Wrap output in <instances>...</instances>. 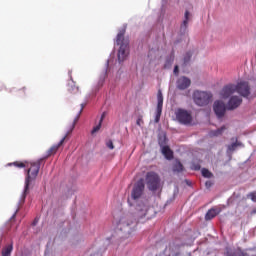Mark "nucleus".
Masks as SVG:
<instances>
[{
  "label": "nucleus",
  "mask_w": 256,
  "mask_h": 256,
  "mask_svg": "<svg viewBox=\"0 0 256 256\" xmlns=\"http://www.w3.org/2000/svg\"><path fill=\"white\" fill-rule=\"evenodd\" d=\"M248 197L251 199V201L256 203V192H251L250 194H248Z\"/></svg>",
  "instance_id": "nucleus-31"
},
{
  "label": "nucleus",
  "mask_w": 256,
  "mask_h": 256,
  "mask_svg": "<svg viewBox=\"0 0 256 256\" xmlns=\"http://www.w3.org/2000/svg\"><path fill=\"white\" fill-rule=\"evenodd\" d=\"M189 17H191V13H189V10H186L184 14V20L180 26L181 31H187V27L189 25Z\"/></svg>",
  "instance_id": "nucleus-15"
},
{
  "label": "nucleus",
  "mask_w": 256,
  "mask_h": 256,
  "mask_svg": "<svg viewBox=\"0 0 256 256\" xmlns=\"http://www.w3.org/2000/svg\"><path fill=\"white\" fill-rule=\"evenodd\" d=\"M196 169H199V167H196Z\"/></svg>",
  "instance_id": "nucleus-42"
},
{
  "label": "nucleus",
  "mask_w": 256,
  "mask_h": 256,
  "mask_svg": "<svg viewBox=\"0 0 256 256\" xmlns=\"http://www.w3.org/2000/svg\"><path fill=\"white\" fill-rule=\"evenodd\" d=\"M116 45H119L118 61L123 63L129 55V40H125V30H121L116 37Z\"/></svg>",
  "instance_id": "nucleus-3"
},
{
  "label": "nucleus",
  "mask_w": 256,
  "mask_h": 256,
  "mask_svg": "<svg viewBox=\"0 0 256 256\" xmlns=\"http://www.w3.org/2000/svg\"><path fill=\"white\" fill-rule=\"evenodd\" d=\"M157 101L158 103L156 109H163V92H161V90H158Z\"/></svg>",
  "instance_id": "nucleus-20"
},
{
  "label": "nucleus",
  "mask_w": 256,
  "mask_h": 256,
  "mask_svg": "<svg viewBox=\"0 0 256 256\" xmlns=\"http://www.w3.org/2000/svg\"><path fill=\"white\" fill-rule=\"evenodd\" d=\"M81 111H83V106H82V108H80V113H81Z\"/></svg>",
  "instance_id": "nucleus-41"
},
{
  "label": "nucleus",
  "mask_w": 256,
  "mask_h": 256,
  "mask_svg": "<svg viewBox=\"0 0 256 256\" xmlns=\"http://www.w3.org/2000/svg\"><path fill=\"white\" fill-rule=\"evenodd\" d=\"M173 173H181L183 171V164L181 161L176 160L172 166Z\"/></svg>",
  "instance_id": "nucleus-19"
},
{
  "label": "nucleus",
  "mask_w": 256,
  "mask_h": 256,
  "mask_svg": "<svg viewBox=\"0 0 256 256\" xmlns=\"http://www.w3.org/2000/svg\"><path fill=\"white\" fill-rule=\"evenodd\" d=\"M235 92H237V86L235 84H228L222 88L220 96L222 99H229Z\"/></svg>",
  "instance_id": "nucleus-8"
},
{
  "label": "nucleus",
  "mask_w": 256,
  "mask_h": 256,
  "mask_svg": "<svg viewBox=\"0 0 256 256\" xmlns=\"http://www.w3.org/2000/svg\"><path fill=\"white\" fill-rule=\"evenodd\" d=\"M105 117H107V112H103L101 117H100V120H99V123H103V120L105 119Z\"/></svg>",
  "instance_id": "nucleus-33"
},
{
  "label": "nucleus",
  "mask_w": 256,
  "mask_h": 256,
  "mask_svg": "<svg viewBox=\"0 0 256 256\" xmlns=\"http://www.w3.org/2000/svg\"><path fill=\"white\" fill-rule=\"evenodd\" d=\"M192 99L198 107H207L213 101V94L207 91L195 90Z\"/></svg>",
  "instance_id": "nucleus-4"
},
{
  "label": "nucleus",
  "mask_w": 256,
  "mask_h": 256,
  "mask_svg": "<svg viewBox=\"0 0 256 256\" xmlns=\"http://www.w3.org/2000/svg\"><path fill=\"white\" fill-rule=\"evenodd\" d=\"M236 92L239 93L242 97H247L251 95V88L249 87V83L240 82L236 85Z\"/></svg>",
  "instance_id": "nucleus-9"
},
{
  "label": "nucleus",
  "mask_w": 256,
  "mask_h": 256,
  "mask_svg": "<svg viewBox=\"0 0 256 256\" xmlns=\"http://www.w3.org/2000/svg\"><path fill=\"white\" fill-rule=\"evenodd\" d=\"M20 91H22V93H25V88L20 89Z\"/></svg>",
  "instance_id": "nucleus-40"
},
{
  "label": "nucleus",
  "mask_w": 256,
  "mask_h": 256,
  "mask_svg": "<svg viewBox=\"0 0 256 256\" xmlns=\"http://www.w3.org/2000/svg\"><path fill=\"white\" fill-rule=\"evenodd\" d=\"M163 113V108H156V115H155V123H159L161 121V114Z\"/></svg>",
  "instance_id": "nucleus-22"
},
{
  "label": "nucleus",
  "mask_w": 256,
  "mask_h": 256,
  "mask_svg": "<svg viewBox=\"0 0 256 256\" xmlns=\"http://www.w3.org/2000/svg\"><path fill=\"white\" fill-rule=\"evenodd\" d=\"M145 193V181L143 179L138 180L131 191V199L133 201H139L141 197H143V194Z\"/></svg>",
  "instance_id": "nucleus-6"
},
{
  "label": "nucleus",
  "mask_w": 256,
  "mask_h": 256,
  "mask_svg": "<svg viewBox=\"0 0 256 256\" xmlns=\"http://www.w3.org/2000/svg\"><path fill=\"white\" fill-rule=\"evenodd\" d=\"M239 256H247V253L241 252Z\"/></svg>",
  "instance_id": "nucleus-39"
},
{
  "label": "nucleus",
  "mask_w": 256,
  "mask_h": 256,
  "mask_svg": "<svg viewBox=\"0 0 256 256\" xmlns=\"http://www.w3.org/2000/svg\"><path fill=\"white\" fill-rule=\"evenodd\" d=\"M243 103V99L239 96H232L227 104L228 111H233L234 109H237Z\"/></svg>",
  "instance_id": "nucleus-11"
},
{
  "label": "nucleus",
  "mask_w": 256,
  "mask_h": 256,
  "mask_svg": "<svg viewBox=\"0 0 256 256\" xmlns=\"http://www.w3.org/2000/svg\"><path fill=\"white\" fill-rule=\"evenodd\" d=\"M205 185H206V188H207V189H210V187H213V182H211V181H206Z\"/></svg>",
  "instance_id": "nucleus-34"
},
{
  "label": "nucleus",
  "mask_w": 256,
  "mask_h": 256,
  "mask_svg": "<svg viewBox=\"0 0 256 256\" xmlns=\"http://www.w3.org/2000/svg\"><path fill=\"white\" fill-rule=\"evenodd\" d=\"M78 119H79V118H76V119L73 121V123H72V128H71V130H70V133H71V131H73V129H75V125H77Z\"/></svg>",
  "instance_id": "nucleus-35"
},
{
  "label": "nucleus",
  "mask_w": 256,
  "mask_h": 256,
  "mask_svg": "<svg viewBox=\"0 0 256 256\" xmlns=\"http://www.w3.org/2000/svg\"><path fill=\"white\" fill-rule=\"evenodd\" d=\"M68 91H70L71 93H78L79 87H75L73 84H69Z\"/></svg>",
  "instance_id": "nucleus-27"
},
{
  "label": "nucleus",
  "mask_w": 256,
  "mask_h": 256,
  "mask_svg": "<svg viewBox=\"0 0 256 256\" xmlns=\"http://www.w3.org/2000/svg\"><path fill=\"white\" fill-rule=\"evenodd\" d=\"M172 63H173V58L167 59L166 63L164 64V68L168 69V67H171Z\"/></svg>",
  "instance_id": "nucleus-29"
},
{
  "label": "nucleus",
  "mask_w": 256,
  "mask_h": 256,
  "mask_svg": "<svg viewBox=\"0 0 256 256\" xmlns=\"http://www.w3.org/2000/svg\"><path fill=\"white\" fill-rule=\"evenodd\" d=\"M213 109L219 119H221V117H224L225 111H227V107H225V103L223 101L214 102Z\"/></svg>",
  "instance_id": "nucleus-10"
},
{
  "label": "nucleus",
  "mask_w": 256,
  "mask_h": 256,
  "mask_svg": "<svg viewBox=\"0 0 256 256\" xmlns=\"http://www.w3.org/2000/svg\"><path fill=\"white\" fill-rule=\"evenodd\" d=\"M148 219H151V216H149V206L146 204H138L134 215L130 214L122 217L118 227L120 231H123L127 235H131L135 230V227H137V223H145Z\"/></svg>",
  "instance_id": "nucleus-1"
},
{
  "label": "nucleus",
  "mask_w": 256,
  "mask_h": 256,
  "mask_svg": "<svg viewBox=\"0 0 256 256\" xmlns=\"http://www.w3.org/2000/svg\"><path fill=\"white\" fill-rule=\"evenodd\" d=\"M192 54L191 52H187L186 55L184 56V65H187L189 61H191Z\"/></svg>",
  "instance_id": "nucleus-26"
},
{
  "label": "nucleus",
  "mask_w": 256,
  "mask_h": 256,
  "mask_svg": "<svg viewBox=\"0 0 256 256\" xmlns=\"http://www.w3.org/2000/svg\"><path fill=\"white\" fill-rule=\"evenodd\" d=\"M146 185L149 191H157L161 187V178L159 174L150 171L146 174Z\"/></svg>",
  "instance_id": "nucleus-5"
},
{
  "label": "nucleus",
  "mask_w": 256,
  "mask_h": 256,
  "mask_svg": "<svg viewBox=\"0 0 256 256\" xmlns=\"http://www.w3.org/2000/svg\"><path fill=\"white\" fill-rule=\"evenodd\" d=\"M176 119L179 121V123H182V125H189L191 121H193L191 113L183 109H178L176 111Z\"/></svg>",
  "instance_id": "nucleus-7"
},
{
  "label": "nucleus",
  "mask_w": 256,
  "mask_h": 256,
  "mask_svg": "<svg viewBox=\"0 0 256 256\" xmlns=\"http://www.w3.org/2000/svg\"><path fill=\"white\" fill-rule=\"evenodd\" d=\"M181 249V245L171 243L165 248V253H168V255H173L175 251H179Z\"/></svg>",
  "instance_id": "nucleus-16"
},
{
  "label": "nucleus",
  "mask_w": 256,
  "mask_h": 256,
  "mask_svg": "<svg viewBox=\"0 0 256 256\" xmlns=\"http://www.w3.org/2000/svg\"><path fill=\"white\" fill-rule=\"evenodd\" d=\"M174 74L179 75V66L174 67Z\"/></svg>",
  "instance_id": "nucleus-36"
},
{
  "label": "nucleus",
  "mask_w": 256,
  "mask_h": 256,
  "mask_svg": "<svg viewBox=\"0 0 256 256\" xmlns=\"http://www.w3.org/2000/svg\"><path fill=\"white\" fill-rule=\"evenodd\" d=\"M41 163H43V159H39L36 162L30 163V168L27 170L25 178V188L21 197V203H25L27 193H29V185H31V183L37 179V175H39V169H41Z\"/></svg>",
  "instance_id": "nucleus-2"
},
{
  "label": "nucleus",
  "mask_w": 256,
  "mask_h": 256,
  "mask_svg": "<svg viewBox=\"0 0 256 256\" xmlns=\"http://www.w3.org/2000/svg\"><path fill=\"white\" fill-rule=\"evenodd\" d=\"M8 165H14V167H18L19 169H23L25 167H27V165H25L24 162H19V161H16V162H13V163H10Z\"/></svg>",
  "instance_id": "nucleus-24"
},
{
  "label": "nucleus",
  "mask_w": 256,
  "mask_h": 256,
  "mask_svg": "<svg viewBox=\"0 0 256 256\" xmlns=\"http://www.w3.org/2000/svg\"><path fill=\"white\" fill-rule=\"evenodd\" d=\"M69 133L68 132L61 140L58 144L53 145L48 151H47V155L46 157H51V155H55V153H57V151H59V148L63 146V143H65V139H67Z\"/></svg>",
  "instance_id": "nucleus-13"
},
{
  "label": "nucleus",
  "mask_w": 256,
  "mask_h": 256,
  "mask_svg": "<svg viewBox=\"0 0 256 256\" xmlns=\"http://www.w3.org/2000/svg\"><path fill=\"white\" fill-rule=\"evenodd\" d=\"M225 129H227L225 126H222L221 128L211 131L210 135L211 137H219V135H223V131H225Z\"/></svg>",
  "instance_id": "nucleus-21"
},
{
  "label": "nucleus",
  "mask_w": 256,
  "mask_h": 256,
  "mask_svg": "<svg viewBox=\"0 0 256 256\" xmlns=\"http://www.w3.org/2000/svg\"><path fill=\"white\" fill-rule=\"evenodd\" d=\"M143 123V116H140L136 121V125H138V127H141Z\"/></svg>",
  "instance_id": "nucleus-32"
},
{
  "label": "nucleus",
  "mask_w": 256,
  "mask_h": 256,
  "mask_svg": "<svg viewBox=\"0 0 256 256\" xmlns=\"http://www.w3.org/2000/svg\"><path fill=\"white\" fill-rule=\"evenodd\" d=\"M101 125H103V123L99 122L98 125H96V126L92 129L91 134H92V135H95V133H97L98 131H100Z\"/></svg>",
  "instance_id": "nucleus-28"
},
{
  "label": "nucleus",
  "mask_w": 256,
  "mask_h": 256,
  "mask_svg": "<svg viewBox=\"0 0 256 256\" xmlns=\"http://www.w3.org/2000/svg\"><path fill=\"white\" fill-rule=\"evenodd\" d=\"M105 77H107V72H105L103 77H102V83H103V81H105Z\"/></svg>",
  "instance_id": "nucleus-37"
},
{
  "label": "nucleus",
  "mask_w": 256,
  "mask_h": 256,
  "mask_svg": "<svg viewBox=\"0 0 256 256\" xmlns=\"http://www.w3.org/2000/svg\"><path fill=\"white\" fill-rule=\"evenodd\" d=\"M237 147H241V142H234L228 146V151H235Z\"/></svg>",
  "instance_id": "nucleus-25"
},
{
  "label": "nucleus",
  "mask_w": 256,
  "mask_h": 256,
  "mask_svg": "<svg viewBox=\"0 0 256 256\" xmlns=\"http://www.w3.org/2000/svg\"><path fill=\"white\" fill-rule=\"evenodd\" d=\"M251 215H256V208L252 210Z\"/></svg>",
  "instance_id": "nucleus-38"
},
{
  "label": "nucleus",
  "mask_w": 256,
  "mask_h": 256,
  "mask_svg": "<svg viewBox=\"0 0 256 256\" xmlns=\"http://www.w3.org/2000/svg\"><path fill=\"white\" fill-rule=\"evenodd\" d=\"M11 253H13V243H10L2 248V256H11Z\"/></svg>",
  "instance_id": "nucleus-18"
},
{
  "label": "nucleus",
  "mask_w": 256,
  "mask_h": 256,
  "mask_svg": "<svg viewBox=\"0 0 256 256\" xmlns=\"http://www.w3.org/2000/svg\"><path fill=\"white\" fill-rule=\"evenodd\" d=\"M219 213H221V209L212 208L207 211V213L205 215V220L211 221V219H215V217H217V215H219Z\"/></svg>",
  "instance_id": "nucleus-14"
},
{
  "label": "nucleus",
  "mask_w": 256,
  "mask_h": 256,
  "mask_svg": "<svg viewBox=\"0 0 256 256\" xmlns=\"http://www.w3.org/2000/svg\"><path fill=\"white\" fill-rule=\"evenodd\" d=\"M202 176L206 177V179H211V177H213V173H211L208 169L203 168L202 169Z\"/></svg>",
  "instance_id": "nucleus-23"
},
{
  "label": "nucleus",
  "mask_w": 256,
  "mask_h": 256,
  "mask_svg": "<svg viewBox=\"0 0 256 256\" xmlns=\"http://www.w3.org/2000/svg\"><path fill=\"white\" fill-rule=\"evenodd\" d=\"M162 153L164 157L168 159V161H171V159H173V151L171 150V148H169V146H164L162 148Z\"/></svg>",
  "instance_id": "nucleus-17"
},
{
  "label": "nucleus",
  "mask_w": 256,
  "mask_h": 256,
  "mask_svg": "<svg viewBox=\"0 0 256 256\" xmlns=\"http://www.w3.org/2000/svg\"><path fill=\"white\" fill-rule=\"evenodd\" d=\"M177 87L180 91H185L188 87H191V79L182 76L177 80Z\"/></svg>",
  "instance_id": "nucleus-12"
},
{
  "label": "nucleus",
  "mask_w": 256,
  "mask_h": 256,
  "mask_svg": "<svg viewBox=\"0 0 256 256\" xmlns=\"http://www.w3.org/2000/svg\"><path fill=\"white\" fill-rule=\"evenodd\" d=\"M106 147H108V149H111V150L115 149V146L113 145V140H108L106 142Z\"/></svg>",
  "instance_id": "nucleus-30"
}]
</instances>
